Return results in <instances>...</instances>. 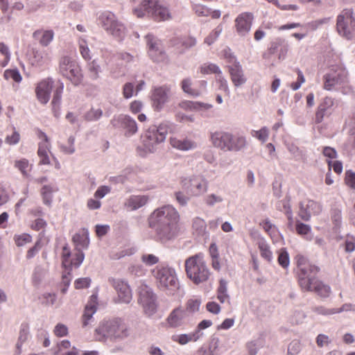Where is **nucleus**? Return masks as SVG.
Returning <instances> with one entry per match:
<instances>
[{
    "label": "nucleus",
    "mask_w": 355,
    "mask_h": 355,
    "mask_svg": "<svg viewBox=\"0 0 355 355\" xmlns=\"http://www.w3.org/2000/svg\"><path fill=\"white\" fill-rule=\"evenodd\" d=\"M253 16L250 12H243L235 19V26L237 33L241 36L247 35L252 26Z\"/></svg>",
    "instance_id": "obj_23"
},
{
    "label": "nucleus",
    "mask_w": 355,
    "mask_h": 355,
    "mask_svg": "<svg viewBox=\"0 0 355 355\" xmlns=\"http://www.w3.org/2000/svg\"><path fill=\"white\" fill-rule=\"evenodd\" d=\"M15 241L18 247H21L32 241V236L28 234L15 236Z\"/></svg>",
    "instance_id": "obj_63"
},
{
    "label": "nucleus",
    "mask_w": 355,
    "mask_h": 355,
    "mask_svg": "<svg viewBox=\"0 0 355 355\" xmlns=\"http://www.w3.org/2000/svg\"><path fill=\"white\" fill-rule=\"evenodd\" d=\"M148 201L147 196H132L128 198L126 205L131 209L136 210L145 205Z\"/></svg>",
    "instance_id": "obj_38"
},
{
    "label": "nucleus",
    "mask_w": 355,
    "mask_h": 355,
    "mask_svg": "<svg viewBox=\"0 0 355 355\" xmlns=\"http://www.w3.org/2000/svg\"><path fill=\"white\" fill-rule=\"evenodd\" d=\"M145 39L150 59L155 62H166L167 55L163 48L162 42L152 34H147Z\"/></svg>",
    "instance_id": "obj_15"
},
{
    "label": "nucleus",
    "mask_w": 355,
    "mask_h": 355,
    "mask_svg": "<svg viewBox=\"0 0 355 355\" xmlns=\"http://www.w3.org/2000/svg\"><path fill=\"white\" fill-rule=\"evenodd\" d=\"M334 105V98L329 96L323 98L317 107L314 119L315 123H320L325 117L329 116L332 114Z\"/></svg>",
    "instance_id": "obj_19"
},
{
    "label": "nucleus",
    "mask_w": 355,
    "mask_h": 355,
    "mask_svg": "<svg viewBox=\"0 0 355 355\" xmlns=\"http://www.w3.org/2000/svg\"><path fill=\"white\" fill-rule=\"evenodd\" d=\"M278 263L283 268H287L290 264V257L286 248L281 249L278 256Z\"/></svg>",
    "instance_id": "obj_52"
},
{
    "label": "nucleus",
    "mask_w": 355,
    "mask_h": 355,
    "mask_svg": "<svg viewBox=\"0 0 355 355\" xmlns=\"http://www.w3.org/2000/svg\"><path fill=\"white\" fill-rule=\"evenodd\" d=\"M200 71L204 74L215 73L216 76H218L223 73L219 67L213 63L202 66Z\"/></svg>",
    "instance_id": "obj_54"
},
{
    "label": "nucleus",
    "mask_w": 355,
    "mask_h": 355,
    "mask_svg": "<svg viewBox=\"0 0 355 355\" xmlns=\"http://www.w3.org/2000/svg\"><path fill=\"white\" fill-rule=\"evenodd\" d=\"M96 312V306L94 302H89L85 308L83 315V326L84 327L89 325L93 321V315Z\"/></svg>",
    "instance_id": "obj_37"
},
{
    "label": "nucleus",
    "mask_w": 355,
    "mask_h": 355,
    "mask_svg": "<svg viewBox=\"0 0 355 355\" xmlns=\"http://www.w3.org/2000/svg\"><path fill=\"white\" fill-rule=\"evenodd\" d=\"M170 144L173 148L183 151H187L197 148V144L188 138H171Z\"/></svg>",
    "instance_id": "obj_27"
},
{
    "label": "nucleus",
    "mask_w": 355,
    "mask_h": 355,
    "mask_svg": "<svg viewBox=\"0 0 355 355\" xmlns=\"http://www.w3.org/2000/svg\"><path fill=\"white\" fill-rule=\"evenodd\" d=\"M64 90V83L62 80H58L56 87L53 92V99L51 101L52 110L55 112V109L60 108L62 95Z\"/></svg>",
    "instance_id": "obj_35"
},
{
    "label": "nucleus",
    "mask_w": 355,
    "mask_h": 355,
    "mask_svg": "<svg viewBox=\"0 0 355 355\" xmlns=\"http://www.w3.org/2000/svg\"><path fill=\"white\" fill-rule=\"evenodd\" d=\"M148 16L153 17L157 21H164L170 18V12L167 8L159 6L158 1L156 6H155L152 10L149 12Z\"/></svg>",
    "instance_id": "obj_30"
},
{
    "label": "nucleus",
    "mask_w": 355,
    "mask_h": 355,
    "mask_svg": "<svg viewBox=\"0 0 355 355\" xmlns=\"http://www.w3.org/2000/svg\"><path fill=\"white\" fill-rule=\"evenodd\" d=\"M247 141L245 137L237 134L233 135L232 133V139L228 144L227 151L239 152L244 149L246 146Z\"/></svg>",
    "instance_id": "obj_28"
},
{
    "label": "nucleus",
    "mask_w": 355,
    "mask_h": 355,
    "mask_svg": "<svg viewBox=\"0 0 355 355\" xmlns=\"http://www.w3.org/2000/svg\"><path fill=\"white\" fill-rule=\"evenodd\" d=\"M72 239L77 248L80 247L83 249H87L89 246V240L88 237V232H87L85 236L80 235V234H76L73 236Z\"/></svg>",
    "instance_id": "obj_50"
},
{
    "label": "nucleus",
    "mask_w": 355,
    "mask_h": 355,
    "mask_svg": "<svg viewBox=\"0 0 355 355\" xmlns=\"http://www.w3.org/2000/svg\"><path fill=\"white\" fill-rule=\"evenodd\" d=\"M336 30L338 35L346 40H352L355 36V17L352 9H344L338 15Z\"/></svg>",
    "instance_id": "obj_10"
},
{
    "label": "nucleus",
    "mask_w": 355,
    "mask_h": 355,
    "mask_svg": "<svg viewBox=\"0 0 355 355\" xmlns=\"http://www.w3.org/2000/svg\"><path fill=\"white\" fill-rule=\"evenodd\" d=\"M169 126L166 123L153 125L141 136L142 144L146 152L153 153L158 144L164 142L168 134Z\"/></svg>",
    "instance_id": "obj_7"
},
{
    "label": "nucleus",
    "mask_w": 355,
    "mask_h": 355,
    "mask_svg": "<svg viewBox=\"0 0 355 355\" xmlns=\"http://www.w3.org/2000/svg\"><path fill=\"white\" fill-rule=\"evenodd\" d=\"M200 338L199 331H194L190 334H182L174 335L172 340L174 342L178 343L180 345H184L189 342H196Z\"/></svg>",
    "instance_id": "obj_31"
},
{
    "label": "nucleus",
    "mask_w": 355,
    "mask_h": 355,
    "mask_svg": "<svg viewBox=\"0 0 355 355\" xmlns=\"http://www.w3.org/2000/svg\"><path fill=\"white\" fill-rule=\"evenodd\" d=\"M198 101H182L179 103L180 108L189 111H198Z\"/></svg>",
    "instance_id": "obj_62"
},
{
    "label": "nucleus",
    "mask_w": 355,
    "mask_h": 355,
    "mask_svg": "<svg viewBox=\"0 0 355 355\" xmlns=\"http://www.w3.org/2000/svg\"><path fill=\"white\" fill-rule=\"evenodd\" d=\"M58 73L68 79L73 85H80L83 80V73L78 62L69 55H62L59 59Z\"/></svg>",
    "instance_id": "obj_6"
},
{
    "label": "nucleus",
    "mask_w": 355,
    "mask_h": 355,
    "mask_svg": "<svg viewBox=\"0 0 355 355\" xmlns=\"http://www.w3.org/2000/svg\"><path fill=\"white\" fill-rule=\"evenodd\" d=\"M37 155L40 158V164H49L50 163L49 157L47 153V148L41 144L39 146Z\"/></svg>",
    "instance_id": "obj_61"
},
{
    "label": "nucleus",
    "mask_w": 355,
    "mask_h": 355,
    "mask_svg": "<svg viewBox=\"0 0 355 355\" xmlns=\"http://www.w3.org/2000/svg\"><path fill=\"white\" fill-rule=\"evenodd\" d=\"M305 291H314L320 296H321L322 297H327L329 296V295L330 293L331 288L328 285L324 284L321 281H319L318 279H317L313 284L311 289L306 290Z\"/></svg>",
    "instance_id": "obj_39"
},
{
    "label": "nucleus",
    "mask_w": 355,
    "mask_h": 355,
    "mask_svg": "<svg viewBox=\"0 0 355 355\" xmlns=\"http://www.w3.org/2000/svg\"><path fill=\"white\" fill-rule=\"evenodd\" d=\"M58 187L54 184L44 185L41 190L43 202L50 206L53 200V193L58 191Z\"/></svg>",
    "instance_id": "obj_36"
},
{
    "label": "nucleus",
    "mask_w": 355,
    "mask_h": 355,
    "mask_svg": "<svg viewBox=\"0 0 355 355\" xmlns=\"http://www.w3.org/2000/svg\"><path fill=\"white\" fill-rule=\"evenodd\" d=\"M232 139V133L222 130L215 131L210 135L212 145L220 150L227 151L228 144Z\"/></svg>",
    "instance_id": "obj_22"
},
{
    "label": "nucleus",
    "mask_w": 355,
    "mask_h": 355,
    "mask_svg": "<svg viewBox=\"0 0 355 355\" xmlns=\"http://www.w3.org/2000/svg\"><path fill=\"white\" fill-rule=\"evenodd\" d=\"M344 306L340 309H327L322 306H314L312 308V311L319 315H329L343 311L345 310Z\"/></svg>",
    "instance_id": "obj_46"
},
{
    "label": "nucleus",
    "mask_w": 355,
    "mask_h": 355,
    "mask_svg": "<svg viewBox=\"0 0 355 355\" xmlns=\"http://www.w3.org/2000/svg\"><path fill=\"white\" fill-rule=\"evenodd\" d=\"M109 282L113 286L118 294L130 287L125 282L119 279L110 278Z\"/></svg>",
    "instance_id": "obj_53"
},
{
    "label": "nucleus",
    "mask_w": 355,
    "mask_h": 355,
    "mask_svg": "<svg viewBox=\"0 0 355 355\" xmlns=\"http://www.w3.org/2000/svg\"><path fill=\"white\" fill-rule=\"evenodd\" d=\"M182 189L188 195L198 197L207 192L208 181L202 175H192L182 178Z\"/></svg>",
    "instance_id": "obj_11"
},
{
    "label": "nucleus",
    "mask_w": 355,
    "mask_h": 355,
    "mask_svg": "<svg viewBox=\"0 0 355 355\" xmlns=\"http://www.w3.org/2000/svg\"><path fill=\"white\" fill-rule=\"evenodd\" d=\"M230 79L236 88L241 87L247 83L248 78L240 62L232 66H227Z\"/></svg>",
    "instance_id": "obj_21"
},
{
    "label": "nucleus",
    "mask_w": 355,
    "mask_h": 355,
    "mask_svg": "<svg viewBox=\"0 0 355 355\" xmlns=\"http://www.w3.org/2000/svg\"><path fill=\"white\" fill-rule=\"evenodd\" d=\"M98 21L108 34L112 35L117 40L121 41L124 39L126 28L112 12H102L98 18Z\"/></svg>",
    "instance_id": "obj_9"
},
{
    "label": "nucleus",
    "mask_w": 355,
    "mask_h": 355,
    "mask_svg": "<svg viewBox=\"0 0 355 355\" xmlns=\"http://www.w3.org/2000/svg\"><path fill=\"white\" fill-rule=\"evenodd\" d=\"M48 274V269L42 266L38 265L34 268L33 271L31 281L34 286H39L44 280Z\"/></svg>",
    "instance_id": "obj_32"
},
{
    "label": "nucleus",
    "mask_w": 355,
    "mask_h": 355,
    "mask_svg": "<svg viewBox=\"0 0 355 355\" xmlns=\"http://www.w3.org/2000/svg\"><path fill=\"white\" fill-rule=\"evenodd\" d=\"M84 259L85 254L81 250L79 249L78 252L73 254V257L71 259L70 263L69 264V267H67V268L72 270L73 267L76 268H79L84 261Z\"/></svg>",
    "instance_id": "obj_48"
},
{
    "label": "nucleus",
    "mask_w": 355,
    "mask_h": 355,
    "mask_svg": "<svg viewBox=\"0 0 355 355\" xmlns=\"http://www.w3.org/2000/svg\"><path fill=\"white\" fill-rule=\"evenodd\" d=\"M139 302L148 315H153L157 311V296L153 289L146 284L139 288Z\"/></svg>",
    "instance_id": "obj_13"
},
{
    "label": "nucleus",
    "mask_w": 355,
    "mask_h": 355,
    "mask_svg": "<svg viewBox=\"0 0 355 355\" xmlns=\"http://www.w3.org/2000/svg\"><path fill=\"white\" fill-rule=\"evenodd\" d=\"M193 10L199 17H207L211 13V10L202 4H194L193 6Z\"/></svg>",
    "instance_id": "obj_60"
},
{
    "label": "nucleus",
    "mask_w": 355,
    "mask_h": 355,
    "mask_svg": "<svg viewBox=\"0 0 355 355\" xmlns=\"http://www.w3.org/2000/svg\"><path fill=\"white\" fill-rule=\"evenodd\" d=\"M257 244L261 252V256L268 261H271L272 259V253L270 251V246L265 239L259 236Z\"/></svg>",
    "instance_id": "obj_41"
},
{
    "label": "nucleus",
    "mask_w": 355,
    "mask_h": 355,
    "mask_svg": "<svg viewBox=\"0 0 355 355\" xmlns=\"http://www.w3.org/2000/svg\"><path fill=\"white\" fill-rule=\"evenodd\" d=\"M157 1V0H131L134 15L139 18L148 15L152 8L156 6Z\"/></svg>",
    "instance_id": "obj_24"
},
{
    "label": "nucleus",
    "mask_w": 355,
    "mask_h": 355,
    "mask_svg": "<svg viewBox=\"0 0 355 355\" xmlns=\"http://www.w3.org/2000/svg\"><path fill=\"white\" fill-rule=\"evenodd\" d=\"M87 69L89 72V76L92 80H97L99 78V73L101 72V67L97 60L94 59L87 62Z\"/></svg>",
    "instance_id": "obj_43"
},
{
    "label": "nucleus",
    "mask_w": 355,
    "mask_h": 355,
    "mask_svg": "<svg viewBox=\"0 0 355 355\" xmlns=\"http://www.w3.org/2000/svg\"><path fill=\"white\" fill-rule=\"evenodd\" d=\"M3 76L5 79H12L16 83H19L22 79L21 76L17 69H6L4 71Z\"/></svg>",
    "instance_id": "obj_57"
},
{
    "label": "nucleus",
    "mask_w": 355,
    "mask_h": 355,
    "mask_svg": "<svg viewBox=\"0 0 355 355\" xmlns=\"http://www.w3.org/2000/svg\"><path fill=\"white\" fill-rule=\"evenodd\" d=\"M71 270H69V268H64L61 282V284L62 286V287L61 288V292L62 293H65L67 291L68 288L70 285L72 279Z\"/></svg>",
    "instance_id": "obj_49"
},
{
    "label": "nucleus",
    "mask_w": 355,
    "mask_h": 355,
    "mask_svg": "<svg viewBox=\"0 0 355 355\" xmlns=\"http://www.w3.org/2000/svg\"><path fill=\"white\" fill-rule=\"evenodd\" d=\"M192 82L189 78H184L181 82V87L183 92L193 97H198L201 95V92L197 91L196 89L191 87Z\"/></svg>",
    "instance_id": "obj_44"
},
{
    "label": "nucleus",
    "mask_w": 355,
    "mask_h": 355,
    "mask_svg": "<svg viewBox=\"0 0 355 355\" xmlns=\"http://www.w3.org/2000/svg\"><path fill=\"white\" fill-rule=\"evenodd\" d=\"M289 45L288 42L282 38H276L272 41L268 48V53L277 54L279 60H284L286 57Z\"/></svg>",
    "instance_id": "obj_25"
},
{
    "label": "nucleus",
    "mask_w": 355,
    "mask_h": 355,
    "mask_svg": "<svg viewBox=\"0 0 355 355\" xmlns=\"http://www.w3.org/2000/svg\"><path fill=\"white\" fill-rule=\"evenodd\" d=\"M251 135L253 137L258 139L261 143H265L269 137V130L267 127H262L259 130H252Z\"/></svg>",
    "instance_id": "obj_51"
},
{
    "label": "nucleus",
    "mask_w": 355,
    "mask_h": 355,
    "mask_svg": "<svg viewBox=\"0 0 355 355\" xmlns=\"http://www.w3.org/2000/svg\"><path fill=\"white\" fill-rule=\"evenodd\" d=\"M217 299L220 303H230V295L227 293V282L221 279L219 281V286L217 288Z\"/></svg>",
    "instance_id": "obj_40"
},
{
    "label": "nucleus",
    "mask_w": 355,
    "mask_h": 355,
    "mask_svg": "<svg viewBox=\"0 0 355 355\" xmlns=\"http://www.w3.org/2000/svg\"><path fill=\"white\" fill-rule=\"evenodd\" d=\"M78 46L79 52L82 58L87 61H89L92 59V55L87 41L83 38H80L78 40Z\"/></svg>",
    "instance_id": "obj_47"
},
{
    "label": "nucleus",
    "mask_w": 355,
    "mask_h": 355,
    "mask_svg": "<svg viewBox=\"0 0 355 355\" xmlns=\"http://www.w3.org/2000/svg\"><path fill=\"white\" fill-rule=\"evenodd\" d=\"M20 141L19 132L13 128V132L10 135H7L5 138L6 144L10 146L17 145Z\"/></svg>",
    "instance_id": "obj_59"
},
{
    "label": "nucleus",
    "mask_w": 355,
    "mask_h": 355,
    "mask_svg": "<svg viewBox=\"0 0 355 355\" xmlns=\"http://www.w3.org/2000/svg\"><path fill=\"white\" fill-rule=\"evenodd\" d=\"M192 229L193 234L197 236H207V224L202 218L200 217L194 218L192 223Z\"/></svg>",
    "instance_id": "obj_34"
},
{
    "label": "nucleus",
    "mask_w": 355,
    "mask_h": 355,
    "mask_svg": "<svg viewBox=\"0 0 355 355\" xmlns=\"http://www.w3.org/2000/svg\"><path fill=\"white\" fill-rule=\"evenodd\" d=\"M102 115L103 111L101 109L92 108L86 112L85 114V119L88 121H95L98 120Z\"/></svg>",
    "instance_id": "obj_56"
},
{
    "label": "nucleus",
    "mask_w": 355,
    "mask_h": 355,
    "mask_svg": "<svg viewBox=\"0 0 355 355\" xmlns=\"http://www.w3.org/2000/svg\"><path fill=\"white\" fill-rule=\"evenodd\" d=\"M222 31L223 26L221 24H219L207 37H205V43L208 45L212 44L219 37Z\"/></svg>",
    "instance_id": "obj_55"
},
{
    "label": "nucleus",
    "mask_w": 355,
    "mask_h": 355,
    "mask_svg": "<svg viewBox=\"0 0 355 355\" xmlns=\"http://www.w3.org/2000/svg\"><path fill=\"white\" fill-rule=\"evenodd\" d=\"M33 37L42 46H47L53 40L54 33L52 30L38 29L33 32Z\"/></svg>",
    "instance_id": "obj_26"
},
{
    "label": "nucleus",
    "mask_w": 355,
    "mask_h": 355,
    "mask_svg": "<svg viewBox=\"0 0 355 355\" xmlns=\"http://www.w3.org/2000/svg\"><path fill=\"white\" fill-rule=\"evenodd\" d=\"M180 214L171 205H165L155 209L148 218V227L153 230L155 241L169 245L181 234Z\"/></svg>",
    "instance_id": "obj_1"
},
{
    "label": "nucleus",
    "mask_w": 355,
    "mask_h": 355,
    "mask_svg": "<svg viewBox=\"0 0 355 355\" xmlns=\"http://www.w3.org/2000/svg\"><path fill=\"white\" fill-rule=\"evenodd\" d=\"M111 125L116 129H119L127 137H131L138 132L137 121L125 114L114 116L110 121Z\"/></svg>",
    "instance_id": "obj_12"
},
{
    "label": "nucleus",
    "mask_w": 355,
    "mask_h": 355,
    "mask_svg": "<svg viewBox=\"0 0 355 355\" xmlns=\"http://www.w3.org/2000/svg\"><path fill=\"white\" fill-rule=\"evenodd\" d=\"M320 269L312 264L297 271L298 283L303 291L310 290L313 284L318 279L317 275Z\"/></svg>",
    "instance_id": "obj_16"
},
{
    "label": "nucleus",
    "mask_w": 355,
    "mask_h": 355,
    "mask_svg": "<svg viewBox=\"0 0 355 355\" xmlns=\"http://www.w3.org/2000/svg\"><path fill=\"white\" fill-rule=\"evenodd\" d=\"M170 88L166 85L155 87L152 92L151 100L153 107L157 111H160L169 98Z\"/></svg>",
    "instance_id": "obj_17"
},
{
    "label": "nucleus",
    "mask_w": 355,
    "mask_h": 355,
    "mask_svg": "<svg viewBox=\"0 0 355 355\" xmlns=\"http://www.w3.org/2000/svg\"><path fill=\"white\" fill-rule=\"evenodd\" d=\"M53 83L52 78H47L37 84L35 89L36 96L42 104L45 105L49 102Z\"/></svg>",
    "instance_id": "obj_20"
},
{
    "label": "nucleus",
    "mask_w": 355,
    "mask_h": 355,
    "mask_svg": "<svg viewBox=\"0 0 355 355\" xmlns=\"http://www.w3.org/2000/svg\"><path fill=\"white\" fill-rule=\"evenodd\" d=\"M29 336V327L26 323H22L20 327L19 335L16 347L17 354L21 352L22 345L28 340Z\"/></svg>",
    "instance_id": "obj_42"
},
{
    "label": "nucleus",
    "mask_w": 355,
    "mask_h": 355,
    "mask_svg": "<svg viewBox=\"0 0 355 355\" xmlns=\"http://www.w3.org/2000/svg\"><path fill=\"white\" fill-rule=\"evenodd\" d=\"M185 311L181 308H176L172 311L167 318L168 325L171 327H178L183 324L185 317Z\"/></svg>",
    "instance_id": "obj_29"
},
{
    "label": "nucleus",
    "mask_w": 355,
    "mask_h": 355,
    "mask_svg": "<svg viewBox=\"0 0 355 355\" xmlns=\"http://www.w3.org/2000/svg\"><path fill=\"white\" fill-rule=\"evenodd\" d=\"M158 288L167 295H174L180 284L175 270L168 266H157L153 270Z\"/></svg>",
    "instance_id": "obj_5"
},
{
    "label": "nucleus",
    "mask_w": 355,
    "mask_h": 355,
    "mask_svg": "<svg viewBox=\"0 0 355 355\" xmlns=\"http://www.w3.org/2000/svg\"><path fill=\"white\" fill-rule=\"evenodd\" d=\"M331 217L334 227L337 229L340 228L342 224L341 210L338 208L332 209Z\"/></svg>",
    "instance_id": "obj_58"
},
{
    "label": "nucleus",
    "mask_w": 355,
    "mask_h": 355,
    "mask_svg": "<svg viewBox=\"0 0 355 355\" xmlns=\"http://www.w3.org/2000/svg\"><path fill=\"white\" fill-rule=\"evenodd\" d=\"M139 302L148 315H153L157 311V296L153 289L146 284L139 288Z\"/></svg>",
    "instance_id": "obj_14"
},
{
    "label": "nucleus",
    "mask_w": 355,
    "mask_h": 355,
    "mask_svg": "<svg viewBox=\"0 0 355 355\" xmlns=\"http://www.w3.org/2000/svg\"><path fill=\"white\" fill-rule=\"evenodd\" d=\"M128 336V329L119 318L102 320L96 328L95 339L100 342L120 341Z\"/></svg>",
    "instance_id": "obj_2"
},
{
    "label": "nucleus",
    "mask_w": 355,
    "mask_h": 355,
    "mask_svg": "<svg viewBox=\"0 0 355 355\" xmlns=\"http://www.w3.org/2000/svg\"><path fill=\"white\" fill-rule=\"evenodd\" d=\"M216 84L219 91L223 92L227 96H230L228 82L223 73L218 76H216Z\"/></svg>",
    "instance_id": "obj_45"
},
{
    "label": "nucleus",
    "mask_w": 355,
    "mask_h": 355,
    "mask_svg": "<svg viewBox=\"0 0 355 355\" xmlns=\"http://www.w3.org/2000/svg\"><path fill=\"white\" fill-rule=\"evenodd\" d=\"M322 211V206L317 202L308 200L300 203L298 216L304 221L311 219V214L318 215Z\"/></svg>",
    "instance_id": "obj_18"
},
{
    "label": "nucleus",
    "mask_w": 355,
    "mask_h": 355,
    "mask_svg": "<svg viewBox=\"0 0 355 355\" xmlns=\"http://www.w3.org/2000/svg\"><path fill=\"white\" fill-rule=\"evenodd\" d=\"M98 21L108 34L112 35L117 40L121 41L124 39L126 28L112 12H102L98 18Z\"/></svg>",
    "instance_id": "obj_8"
},
{
    "label": "nucleus",
    "mask_w": 355,
    "mask_h": 355,
    "mask_svg": "<svg viewBox=\"0 0 355 355\" xmlns=\"http://www.w3.org/2000/svg\"><path fill=\"white\" fill-rule=\"evenodd\" d=\"M185 270L187 277L196 285L206 282L211 275L200 253L186 259Z\"/></svg>",
    "instance_id": "obj_4"
},
{
    "label": "nucleus",
    "mask_w": 355,
    "mask_h": 355,
    "mask_svg": "<svg viewBox=\"0 0 355 355\" xmlns=\"http://www.w3.org/2000/svg\"><path fill=\"white\" fill-rule=\"evenodd\" d=\"M325 90L339 92L344 95L354 93V88L349 83L348 71L344 68L331 71L323 76Z\"/></svg>",
    "instance_id": "obj_3"
},
{
    "label": "nucleus",
    "mask_w": 355,
    "mask_h": 355,
    "mask_svg": "<svg viewBox=\"0 0 355 355\" xmlns=\"http://www.w3.org/2000/svg\"><path fill=\"white\" fill-rule=\"evenodd\" d=\"M295 226L296 232L300 235L306 236L311 232L310 225L300 222L299 220H297Z\"/></svg>",
    "instance_id": "obj_64"
},
{
    "label": "nucleus",
    "mask_w": 355,
    "mask_h": 355,
    "mask_svg": "<svg viewBox=\"0 0 355 355\" xmlns=\"http://www.w3.org/2000/svg\"><path fill=\"white\" fill-rule=\"evenodd\" d=\"M30 62L32 66L39 68L46 64L47 58L44 51L33 49Z\"/></svg>",
    "instance_id": "obj_33"
}]
</instances>
